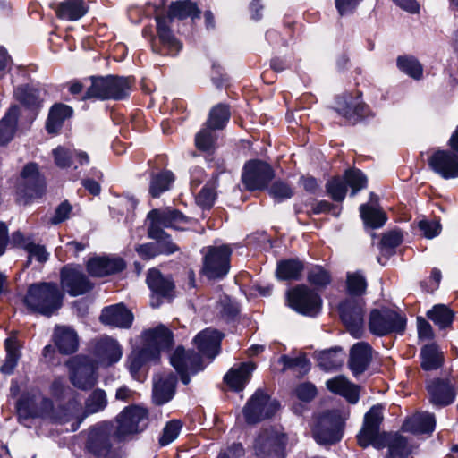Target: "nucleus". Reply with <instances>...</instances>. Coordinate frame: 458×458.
<instances>
[{
  "instance_id": "nucleus-1",
  "label": "nucleus",
  "mask_w": 458,
  "mask_h": 458,
  "mask_svg": "<svg viewBox=\"0 0 458 458\" xmlns=\"http://www.w3.org/2000/svg\"><path fill=\"white\" fill-rule=\"evenodd\" d=\"M225 335L217 329L207 327L199 332L192 342L199 352L194 349H185L178 345L170 356V364L180 377L181 382L187 386L191 382V375H196L204 370L202 356L214 359L221 352V343Z\"/></svg>"
},
{
  "instance_id": "nucleus-2",
  "label": "nucleus",
  "mask_w": 458,
  "mask_h": 458,
  "mask_svg": "<svg viewBox=\"0 0 458 458\" xmlns=\"http://www.w3.org/2000/svg\"><path fill=\"white\" fill-rule=\"evenodd\" d=\"M49 392L52 398L58 403L57 406L55 408L53 400L48 397L41 400V406L44 410L51 411V418L55 423L64 425L81 410L79 393L66 385L62 377H56L52 381Z\"/></svg>"
},
{
  "instance_id": "nucleus-3",
  "label": "nucleus",
  "mask_w": 458,
  "mask_h": 458,
  "mask_svg": "<svg viewBox=\"0 0 458 458\" xmlns=\"http://www.w3.org/2000/svg\"><path fill=\"white\" fill-rule=\"evenodd\" d=\"M64 297L56 283L39 282L28 287L23 302L32 313L49 318L62 307Z\"/></svg>"
},
{
  "instance_id": "nucleus-4",
  "label": "nucleus",
  "mask_w": 458,
  "mask_h": 458,
  "mask_svg": "<svg viewBox=\"0 0 458 458\" xmlns=\"http://www.w3.org/2000/svg\"><path fill=\"white\" fill-rule=\"evenodd\" d=\"M91 85L86 89L82 99L123 100L129 98L131 90L130 77L118 75L91 76Z\"/></svg>"
},
{
  "instance_id": "nucleus-5",
  "label": "nucleus",
  "mask_w": 458,
  "mask_h": 458,
  "mask_svg": "<svg viewBox=\"0 0 458 458\" xmlns=\"http://www.w3.org/2000/svg\"><path fill=\"white\" fill-rule=\"evenodd\" d=\"M407 318L405 314L382 305L372 308L368 316V329L377 337L391 335H403L407 329Z\"/></svg>"
},
{
  "instance_id": "nucleus-6",
  "label": "nucleus",
  "mask_w": 458,
  "mask_h": 458,
  "mask_svg": "<svg viewBox=\"0 0 458 458\" xmlns=\"http://www.w3.org/2000/svg\"><path fill=\"white\" fill-rule=\"evenodd\" d=\"M200 11L197 5L190 1H177L170 5L168 17L157 18V35L165 47L170 50L171 55H176L182 49V43L179 42L169 29V22L173 18L185 19L191 17L199 18Z\"/></svg>"
},
{
  "instance_id": "nucleus-7",
  "label": "nucleus",
  "mask_w": 458,
  "mask_h": 458,
  "mask_svg": "<svg viewBox=\"0 0 458 458\" xmlns=\"http://www.w3.org/2000/svg\"><path fill=\"white\" fill-rule=\"evenodd\" d=\"M15 191L17 202L25 206L46 194V178L40 173L38 163L29 162L22 167Z\"/></svg>"
},
{
  "instance_id": "nucleus-8",
  "label": "nucleus",
  "mask_w": 458,
  "mask_h": 458,
  "mask_svg": "<svg viewBox=\"0 0 458 458\" xmlns=\"http://www.w3.org/2000/svg\"><path fill=\"white\" fill-rule=\"evenodd\" d=\"M334 110L350 125H356L375 117V113L363 101V94L360 90L336 95Z\"/></svg>"
},
{
  "instance_id": "nucleus-9",
  "label": "nucleus",
  "mask_w": 458,
  "mask_h": 458,
  "mask_svg": "<svg viewBox=\"0 0 458 458\" xmlns=\"http://www.w3.org/2000/svg\"><path fill=\"white\" fill-rule=\"evenodd\" d=\"M203 254L200 274L210 281L223 280L231 268L232 248L227 244L207 246Z\"/></svg>"
},
{
  "instance_id": "nucleus-10",
  "label": "nucleus",
  "mask_w": 458,
  "mask_h": 458,
  "mask_svg": "<svg viewBox=\"0 0 458 458\" xmlns=\"http://www.w3.org/2000/svg\"><path fill=\"white\" fill-rule=\"evenodd\" d=\"M285 301L289 308L306 317L315 318L322 310L323 301L320 294L304 284L287 290Z\"/></svg>"
},
{
  "instance_id": "nucleus-11",
  "label": "nucleus",
  "mask_w": 458,
  "mask_h": 458,
  "mask_svg": "<svg viewBox=\"0 0 458 458\" xmlns=\"http://www.w3.org/2000/svg\"><path fill=\"white\" fill-rule=\"evenodd\" d=\"M114 439L123 442L133 434L142 432L148 424V411L136 404L126 406L117 416Z\"/></svg>"
},
{
  "instance_id": "nucleus-12",
  "label": "nucleus",
  "mask_w": 458,
  "mask_h": 458,
  "mask_svg": "<svg viewBox=\"0 0 458 458\" xmlns=\"http://www.w3.org/2000/svg\"><path fill=\"white\" fill-rule=\"evenodd\" d=\"M275 176L273 166L268 162L259 158L247 160L242 170V182L250 192L266 191Z\"/></svg>"
},
{
  "instance_id": "nucleus-13",
  "label": "nucleus",
  "mask_w": 458,
  "mask_h": 458,
  "mask_svg": "<svg viewBox=\"0 0 458 458\" xmlns=\"http://www.w3.org/2000/svg\"><path fill=\"white\" fill-rule=\"evenodd\" d=\"M362 298H344L338 306L340 320L346 331L355 339H360L364 334V308Z\"/></svg>"
},
{
  "instance_id": "nucleus-14",
  "label": "nucleus",
  "mask_w": 458,
  "mask_h": 458,
  "mask_svg": "<svg viewBox=\"0 0 458 458\" xmlns=\"http://www.w3.org/2000/svg\"><path fill=\"white\" fill-rule=\"evenodd\" d=\"M114 424L104 420L89 428L86 440V450L96 458H113V443Z\"/></svg>"
},
{
  "instance_id": "nucleus-15",
  "label": "nucleus",
  "mask_w": 458,
  "mask_h": 458,
  "mask_svg": "<svg viewBox=\"0 0 458 458\" xmlns=\"http://www.w3.org/2000/svg\"><path fill=\"white\" fill-rule=\"evenodd\" d=\"M146 284L150 291L151 307L158 308L164 300L175 298L176 286L171 275H164L158 268L151 267L146 275Z\"/></svg>"
},
{
  "instance_id": "nucleus-16",
  "label": "nucleus",
  "mask_w": 458,
  "mask_h": 458,
  "mask_svg": "<svg viewBox=\"0 0 458 458\" xmlns=\"http://www.w3.org/2000/svg\"><path fill=\"white\" fill-rule=\"evenodd\" d=\"M288 436L275 430H264L255 438L253 449L257 458H285Z\"/></svg>"
},
{
  "instance_id": "nucleus-17",
  "label": "nucleus",
  "mask_w": 458,
  "mask_h": 458,
  "mask_svg": "<svg viewBox=\"0 0 458 458\" xmlns=\"http://www.w3.org/2000/svg\"><path fill=\"white\" fill-rule=\"evenodd\" d=\"M269 395L262 389H258L249 398L242 409L245 421L249 425H255L266 419L273 417L279 405L277 403H271L267 408Z\"/></svg>"
},
{
  "instance_id": "nucleus-18",
  "label": "nucleus",
  "mask_w": 458,
  "mask_h": 458,
  "mask_svg": "<svg viewBox=\"0 0 458 458\" xmlns=\"http://www.w3.org/2000/svg\"><path fill=\"white\" fill-rule=\"evenodd\" d=\"M383 420V406L380 404L373 405L365 413L362 427L356 436L360 447L372 446L383 436V431H380Z\"/></svg>"
},
{
  "instance_id": "nucleus-19",
  "label": "nucleus",
  "mask_w": 458,
  "mask_h": 458,
  "mask_svg": "<svg viewBox=\"0 0 458 458\" xmlns=\"http://www.w3.org/2000/svg\"><path fill=\"white\" fill-rule=\"evenodd\" d=\"M142 340L143 344L141 348L157 360L160 359L161 352L171 350L174 344L173 331L163 324L144 330Z\"/></svg>"
},
{
  "instance_id": "nucleus-20",
  "label": "nucleus",
  "mask_w": 458,
  "mask_h": 458,
  "mask_svg": "<svg viewBox=\"0 0 458 458\" xmlns=\"http://www.w3.org/2000/svg\"><path fill=\"white\" fill-rule=\"evenodd\" d=\"M425 389L428 401L437 408H445L453 404L457 396L454 385L448 377H436L426 381Z\"/></svg>"
},
{
  "instance_id": "nucleus-21",
  "label": "nucleus",
  "mask_w": 458,
  "mask_h": 458,
  "mask_svg": "<svg viewBox=\"0 0 458 458\" xmlns=\"http://www.w3.org/2000/svg\"><path fill=\"white\" fill-rule=\"evenodd\" d=\"M127 268L125 259L115 255H97L86 263L88 274L96 278H104L109 276L118 275Z\"/></svg>"
},
{
  "instance_id": "nucleus-22",
  "label": "nucleus",
  "mask_w": 458,
  "mask_h": 458,
  "mask_svg": "<svg viewBox=\"0 0 458 458\" xmlns=\"http://www.w3.org/2000/svg\"><path fill=\"white\" fill-rule=\"evenodd\" d=\"M60 283L67 293L72 297L88 293L94 288V284L81 269L69 265L61 268Z\"/></svg>"
},
{
  "instance_id": "nucleus-23",
  "label": "nucleus",
  "mask_w": 458,
  "mask_h": 458,
  "mask_svg": "<svg viewBox=\"0 0 458 458\" xmlns=\"http://www.w3.org/2000/svg\"><path fill=\"white\" fill-rule=\"evenodd\" d=\"M429 167L444 179L458 178V153L449 149L436 150L428 160Z\"/></svg>"
},
{
  "instance_id": "nucleus-24",
  "label": "nucleus",
  "mask_w": 458,
  "mask_h": 458,
  "mask_svg": "<svg viewBox=\"0 0 458 458\" xmlns=\"http://www.w3.org/2000/svg\"><path fill=\"white\" fill-rule=\"evenodd\" d=\"M377 450L387 448L384 458H408L411 454L408 438L399 432L383 431V436L372 445Z\"/></svg>"
},
{
  "instance_id": "nucleus-25",
  "label": "nucleus",
  "mask_w": 458,
  "mask_h": 458,
  "mask_svg": "<svg viewBox=\"0 0 458 458\" xmlns=\"http://www.w3.org/2000/svg\"><path fill=\"white\" fill-rule=\"evenodd\" d=\"M133 320L132 311L123 302L104 307L99 316L101 324L123 329L131 328Z\"/></svg>"
},
{
  "instance_id": "nucleus-26",
  "label": "nucleus",
  "mask_w": 458,
  "mask_h": 458,
  "mask_svg": "<svg viewBox=\"0 0 458 458\" xmlns=\"http://www.w3.org/2000/svg\"><path fill=\"white\" fill-rule=\"evenodd\" d=\"M372 360V346L367 342H358L350 349L348 368L354 377H359L369 369Z\"/></svg>"
},
{
  "instance_id": "nucleus-27",
  "label": "nucleus",
  "mask_w": 458,
  "mask_h": 458,
  "mask_svg": "<svg viewBox=\"0 0 458 458\" xmlns=\"http://www.w3.org/2000/svg\"><path fill=\"white\" fill-rule=\"evenodd\" d=\"M148 225H154L159 228H174L182 230L180 225L187 224L190 218L177 208H153L147 216Z\"/></svg>"
},
{
  "instance_id": "nucleus-28",
  "label": "nucleus",
  "mask_w": 458,
  "mask_h": 458,
  "mask_svg": "<svg viewBox=\"0 0 458 458\" xmlns=\"http://www.w3.org/2000/svg\"><path fill=\"white\" fill-rule=\"evenodd\" d=\"M255 368L253 362H242L237 367H232L224 376L223 381L230 391L242 392L250 382Z\"/></svg>"
},
{
  "instance_id": "nucleus-29",
  "label": "nucleus",
  "mask_w": 458,
  "mask_h": 458,
  "mask_svg": "<svg viewBox=\"0 0 458 458\" xmlns=\"http://www.w3.org/2000/svg\"><path fill=\"white\" fill-rule=\"evenodd\" d=\"M14 97L33 119L38 115L44 102L38 89L30 84H22L14 89Z\"/></svg>"
},
{
  "instance_id": "nucleus-30",
  "label": "nucleus",
  "mask_w": 458,
  "mask_h": 458,
  "mask_svg": "<svg viewBox=\"0 0 458 458\" xmlns=\"http://www.w3.org/2000/svg\"><path fill=\"white\" fill-rule=\"evenodd\" d=\"M53 342L58 352L70 355L78 351L79 337L74 329L65 326H56L53 333Z\"/></svg>"
},
{
  "instance_id": "nucleus-31",
  "label": "nucleus",
  "mask_w": 458,
  "mask_h": 458,
  "mask_svg": "<svg viewBox=\"0 0 458 458\" xmlns=\"http://www.w3.org/2000/svg\"><path fill=\"white\" fill-rule=\"evenodd\" d=\"M147 236L157 248L159 256H169L180 250V247L173 242L172 235L163 228L148 225L147 228Z\"/></svg>"
},
{
  "instance_id": "nucleus-32",
  "label": "nucleus",
  "mask_w": 458,
  "mask_h": 458,
  "mask_svg": "<svg viewBox=\"0 0 458 458\" xmlns=\"http://www.w3.org/2000/svg\"><path fill=\"white\" fill-rule=\"evenodd\" d=\"M304 268V261L299 258L283 259L276 262L275 275L279 281H300Z\"/></svg>"
},
{
  "instance_id": "nucleus-33",
  "label": "nucleus",
  "mask_w": 458,
  "mask_h": 458,
  "mask_svg": "<svg viewBox=\"0 0 458 458\" xmlns=\"http://www.w3.org/2000/svg\"><path fill=\"white\" fill-rule=\"evenodd\" d=\"M96 368L91 361L79 362L71 375L72 384L81 390H89L97 383Z\"/></svg>"
},
{
  "instance_id": "nucleus-34",
  "label": "nucleus",
  "mask_w": 458,
  "mask_h": 458,
  "mask_svg": "<svg viewBox=\"0 0 458 458\" xmlns=\"http://www.w3.org/2000/svg\"><path fill=\"white\" fill-rule=\"evenodd\" d=\"M420 368L424 371L441 369L445 361V354L436 342L424 344L420 352Z\"/></svg>"
},
{
  "instance_id": "nucleus-35",
  "label": "nucleus",
  "mask_w": 458,
  "mask_h": 458,
  "mask_svg": "<svg viewBox=\"0 0 458 458\" xmlns=\"http://www.w3.org/2000/svg\"><path fill=\"white\" fill-rule=\"evenodd\" d=\"M73 114V109L64 103H55L49 109L45 123V129L48 134L59 133L66 119Z\"/></svg>"
},
{
  "instance_id": "nucleus-36",
  "label": "nucleus",
  "mask_w": 458,
  "mask_h": 458,
  "mask_svg": "<svg viewBox=\"0 0 458 458\" xmlns=\"http://www.w3.org/2000/svg\"><path fill=\"white\" fill-rule=\"evenodd\" d=\"M360 216L365 229L377 230L382 228L388 220L387 214L380 207L363 203L359 207Z\"/></svg>"
},
{
  "instance_id": "nucleus-37",
  "label": "nucleus",
  "mask_w": 458,
  "mask_h": 458,
  "mask_svg": "<svg viewBox=\"0 0 458 458\" xmlns=\"http://www.w3.org/2000/svg\"><path fill=\"white\" fill-rule=\"evenodd\" d=\"M177 378L169 376L155 384L152 391V401L157 406L169 403L175 395Z\"/></svg>"
},
{
  "instance_id": "nucleus-38",
  "label": "nucleus",
  "mask_w": 458,
  "mask_h": 458,
  "mask_svg": "<svg viewBox=\"0 0 458 458\" xmlns=\"http://www.w3.org/2000/svg\"><path fill=\"white\" fill-rule=\"evenodd\" d=\"M4 350L6 352L5 360L0 367V371L5 375L13 373L18 361L21 356V345L15 333L9 335L4 343Z\"/></svg>"
},
{
  "instance_id": "nucleus-39",
  "label": "nucleus",
  "mask_w": 458,
  "mask_h": 458,
  "mask_svg": "<svg viewBox=\"0 0 458 458\" xmlns=\"http://www.w3.org/2000/svg\"><path fill=\"white\" fill-rule=\"evenodd\" d=\"M426 317L439 330H446L453 328L455 312L445 304H435L426 312Z\"/></svg>"
},
{
  "instance_id": "nucleus-40",
  "label": "nucleus",
  "mask_w": 458,
  "mask_h": 458,
  "mask_svg": "<svg viewBox=\"0 0 458 458\" xmlns=\"http://www.w3.org/2000/svg\"><path fill=\"white\" fill-rule=\"evenodd\" d=\"M218 136L216 130L203 124L202 128L196 133L194 144L196 148L207 155V157H212L218 148Z\"/></svg>"
},
{
  "instance_id": "nucleus-41",
  "label": "nucleus",
  "mask_w": 458,
  "mask_h": 458,
  "mask_svg": "<svg viewBox=\"0 0 458 458\" xmlns=\"http://www.w3.org/2000/svg\"><path fill=\"white\" fill-rule=\"evenodd\" d=\"M175 181L171 170L164 169L150 175L148 193L153 199L159 198L164 192L169 191Z\"/></svg>"
},
{
  "instance_id": "nucleus-42",
  "label": "nucleus",
  "mask_w": 458,
  "mask_h": 458,
  "mask_svg": "<svg viewBox=\"0 0 458 458\" xmlns=\"http://www.w3.org/2000/svg\"><path fill=\"white\" fill-rule=\"evenodd\" d=\"M19 109L12 106L0 120V145H7L14 137L17 131Z\"/></svg>"
},
{
  "instance_id": "nucleus-43",
  "label": "nucleus",
  "mask_w": 458,
  "mask_h": 458,
  "mask_svg": "<svg viewBox=\"0 0 458 458\" xmlns=\"http://www.w3.org/2000/svg\"><path fill=\"white\" fill-rule=\"evenodd\" d=\"M231 106L226 103H218L211 107L204 125L216 131L224 130L231 118Z\"/></svg>"
},
{
  "instance_id": "nucleus-44",
  "label": "nucleus",
  "mask_w": 458,
  "mask_h": 458,
  "mask_svg": "<svg viewBox=\"0 0 458 458\" xmlns=\"http://www.w3.org/2000/svg\"><path fill=\"white\" fill-rule=\"evenodd\" d=\"M88 12V6L82 0H65L60 3L55 13L58 18L66 21H77Z\"/></svg>"
},
{
  "instance_id": "nucleus-45",
  "label": "nucleus",
  "mask_w": 458,
  "mask_h": 458,
  "mask_svg": "<svg viewBox=\"0 0 458 458\" xmlns=\"http://www.w3.org/2000/svg\"><path fill=\"white\" fill-rule=\"evenodd\" d=\"M344 350L341 346H335L320 351L316 359L318 366L325 371L336 370L343 365Z\"/></svg>"
},
{
  "instance_id": "nucleus-46",
  "label": "nucleus",
  "mask_w": 458,
  "mask_h": 458,
  "mask_svg": "<svg viewBox=\"0 0 458 458\" xmlns=\"http://www.w3.org/2000/svg\"><path fill=\"white\" fill-rule=\"evenodd\" d=\"M218 316L227 325H235L240 322L241 304L229 295H225L218 303Z\"/></svg>"
},
{
  "instance_id": "nucleus-47",
  "label": "nucleus",
  "mask_w": 458,
  "mask_h": 458,
  "mask_svg": "<svg viewBox=\"0 0 458 458\" xmlns=\"http://www.w3.org/2000/svg\"><path fill=\"white\" fill-rule=\"evenodd\" d=\"M98 356L106 359L110 364L116 363L122 357L123 352L118 342L113 338H105L96 344Z\"/></svg>"
},
{
  "instance_id": "nucleus-48",
  "label": "nucleus",
  "mask_w": 458,
  "mask_h": 458,
  "mask_svg": "<svg viewBox=\"0 0 458 458\" xmlns=\"http://www.w3.org/2000/svg\"><path fill=\"white\" fill-rule=\"evenodd\" d=\"M15 409L19 416L25 420L40 417L35 395L29 392H23L21 394L16 401Z\"/></svg>"
},
{
  "instance_id": "nucleus-49",
  "label": "nucleus",
  "mask_w": 458,
  "mask_h": 458,
  "mask_svg": "<svg viewBox=\"0 0 458 458\" xmlns=\"http://www.w3.org/2000/svg\"><path fill=\"white\" fill-rule=\"evenodd\" d=\"M343 178L346 183V188L350 187L351 196H355L361 190L368 187V177L364 172L359 168L352 167L344 172Z\"/></svg>"
},
{
  "instance_id": "nucleus-50",
  "label": "nucleus",
  "mask_w": 458,
  "mask_h": 458,
  "mask_svg": "<svg viewBox=\"0 0 458 458\" xmlns=\"http://www.w3.org/2000/svg\"><path fill=\"white\" fill-rule=\"evenodd\" d=\"M368 283L361 271L348 272L346 275V292L348 298H362L366 293Z\"/></svg>"
},
{
  "instance_id": "nucleus-51",
  "label": "nucleus",
  "mask_w": 458,
  "mask_h": 458,
  "mask_svg": "<svg viewBox=\"0 0 458 458\" xmlns=\"http://www.w3.org/2000/svg\"><path fill=\"white\" fill-rule=\"evenodd\" d=\"M307 281L315 291L322 290L331 284L332 276L321 265H315L308 271Z\"/></svg>"
},
{
  "instance_id": "nucleus-52",
  "label": "nucleus",
  "mask_w": 458,
  "mask_h": 458,
  "mask_svg": "<svg viewBox=\"0 0 458 458\" xmlns=\"http://www.w3.org/2000/svg\"><path fill=\"white\" fill-rule=\"evenodd\" d=\"M403 242V235L401 231L392 230L382 235L379 242L381 253L386 256L395 254V249Z\"/></svg>"
},
{
  "instance_id": "nucleus-53",
  "label": "nucleus",
  "mask_w": 458,
  "mask_h": 458,
  "mask_svg": "<svg viewBox=\"0 0 458 458\" xmlns=\"http://www.w3.org/2000/svg\"><path fill=\"white\" fill-rule=\"evenodd\" d=\"M209 77L212 84L219 90L226 89L231 86V75L218 61L212 63Z\"/></svg>"
},
{
  "instance_id": "nucleus-54",
  "label": "nucleus",
  "mask_w": 458,
  "mask_h": 458,
  "mask_svg": "<svg viewBox=\"0 0 458 458\" xmlns=\"http://www.w3.org/2000/svg\"><path fill=\"white\" fill-rule=\"evenodd\" d=\"M325 188L327 196L335 202H342L346 197V183L344 178L339 175H335L328 179Z\"/></svg>"
},
{
  "instance_id": "nucleus-55",
  "label": "nucleus",
  "mask_w": 458,
  "mask_h": 458,
  "mask_svg": "<svg viewBox=\"0 0 458 458\" xmlns=\"http://www.w3.org/2000/svg\"><path fill=\"white\" fill-rule=\"evenodd\" d=\"M266 191H268L269 196L275 200L276 203H281L286 199H291L294 192L291 185L283 181V180H276L270 183L268 189Z\"/></svg>"
},
{
  "instance_id": "nucleus-56",
  "label": "nucleus",
  "mask_w": 458,
  "mask_h": 458,
  "mask_svg": "<svg viewBox=\"0 0 458 458\" xmlns=\"http://www.w3.org/2000/svg\"><path fill=\"white\" fill-rule=\"evenodd\" d=\"M278 362L283 365V371L298 368L300 369L301 374L305 375L310 369V360L306 357L305 354H301L294 358H292L286 354H283L280 356Z\"/></svg>"
},
{
  "instance_id": "nucleus-57",
  "label": "nucleus",
  "mask_w": 458,
  "mask_h": 458,
  "mask_svg": "<svg viewBox=\"0 0 458 458\" xmlns=\"http://www.w3.org/2000/svg\"><path fill=\"white\" fill-rule=\"evenodd\" d=\"M182 426L180 420L174 419L167 421L158 437V445L164 447L174 442L180 435Z\"/></svg>"
},
{
  "instance_id": "nucleus-58",
  "label": "nucleus",
  "mask_w": 458,
  "mask_h": 458,
  "mask_svg": "<svg viewBox=\"0 0 458 458\" xmlns=\"http://www.w3.org/2000/svg\"><path fill=\"white\" fill-rule=\"evenodd\" d=\"M107 405L106 394L103 389H95L85 402L86 412L92 414L103 411Z\"/></svg>"
},
{
  "instance_id": "nucleus-59",
  "label": "nucleus",
  "mask_w": 458,
  "mask_h": 458,
  "mask_svg": "<svg viewBox=\"0 0 458 458\" xmlns=\"http://www.w3.org/2000/svg\"><path fill=\"white\" fill-rule=\"evenodd\" d=\"M436 428V417L433 413L420 415L411 421L410 430L420 434H431Z\"/></svg>"
},
{
  "instance_id": "nucleus-60",
  "label": "nucleus",
  "mask_w": 458,
  "mask_h": 458,
  "mask_svg": "<svg viewBox=\"0 0 458 458\" xmlns=\"http://www.w3.org/2000/svg\"><path fill=\"white\" fill-rule=\"evenodd\" d=\"M397 67L403 73L414 80H420L423 74L422 64L419 59H396Z\"/></svg>"
},
{
  "instance_id": "nucleus-61",
  "label": "nucleus",
  "mask_w": 458,
  "mask_h": 458,
  "mask_svg": "<svg viewBox=\"0 0 458 458\" xmlns=\"http://www.w3.org/2000/svg\"><path fill=\"white\" fill-rule=\"evenodd\" d=\"M343 432L339 426L332 428L322 427L316 434V440L322 445H334L341 440Z\"/></svg>"
},
{
  "instance_id": "nucleus-62",
  "label": "nucleus",
  "mask_w": 458,
  "mask_h": 458,
  "mask_svg": "<svg viewBox=\"0 0 458 458\" xmlns=\"http://www.w3.org/2000/svg\"><path fill=\"white\" fill-rule=\"evenodd\" d=\"M216 199L215 189L205 184L196 197V203L202 210H210L215 205Z\"/></svg>"
},
{
  "instance_id": "nucleus-63",
  "label": "nucleus",
  "mask_w": 458,
  "mask_h": 458,
  "mask_svg": "<svg viewBox=\"0 0 458 458\" xmlns=\"http://www.w3.org/2000/svg\"><path fill=\"white\" fill-rule=\"evenodd\" d=\"M294 395L303 403H310L318 394L316 386L310 382H302L298 384L293 389Z\"/></svg>"
},
{
  "instance_id": "nucleus-64",
  "label": "nucleus",
  "mask_w": 458,
  "mask_h": 458,
  "mask_svg": "<svg viewBox=\"0 0 458 458\" xmlns=\"http://www.w3.org/2000/svg\"><path fill=\"white\" fill-rule=\"evenodd\" d=\"M55 164L61 169L70 168L73 163V153L63 146H58L52 151Z\"/></svg>"
}]
</instances>
